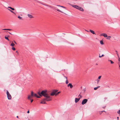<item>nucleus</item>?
Masks as SVG:
<instances>
[{
	"label": "nucleus",
	"instance_id": "obj_2",
	"mask_svg": "<svg viewBox=\"0 0 120 120\" xmlns=\"http://www.w3.org/2000/svg\"><path fill=\"white\" fill-rule=\"evenodd\" d=\"M7 94L8 99V100H10L11 98V96L8 90L7 91Z\"/></svg>",
	"mask_w": 120,
	"mask_h": 120
},
{
	"label": "nucleus",
	"instance_id": "obj_47",
	"mask_svg": "<svg viewBox=\"0 0 120 120\" xmlns=\"http://www.w3.org/2000/svg\"><path fill=\"white\" fill-rule=\"evenodd\" d=\"M117 118L118 119V118H119V117H117Z\"/></svg>",
	"mask_w": 120,
	"mask_h": 120
},
{
	"label": "nucleus",
	"instance_id": "obj_27",
	"mask_svg": "<svg viewBox=\"0 0 120 120\" xmlns=\"http://www.w3.org/2000/svg\"><path fill=\"white\" fill-rule=\"evenodd\" d=\"M60 92L59 91V92H57L56 93V95H57Z\"/></svg>",
	"mask_w": 120,
	"mask_h": 120
},
{
	"label": "nucleus",
	"instance_id": "obj_44",
	"mask_svg": "<svg viewBox=\"0 0 120 120\" xmlns=\"http://www.w3.org/2000/svg\"><path fill=\"white\" fill-rule=\"evenodd\" d=\"M16 117H17V118H18L19 117H18V116H16Z\"/></svg>",
	"mask_w": 120,
	"mask_h": 120
},
{
	"label": "nucleus",
	"instance_id": "obj_11",
	"mask_svg": "<svg viewBox=\"0 0 120 120\" xmlns=\"http://www.w3.org/2000/svg\"><path fill=\"white\" fill-rule=\"evenodd\" d=\"M55 9L56 10L58 11H59L60 12H61L62 13H64V10L63 11H61V10H59V9Z\"/></svg>",
	"mask_w": 120,
	"mask_h": 120
},
{
	"label": "nucleus",
	"instance_id": "obj_26",
	"mask_svg": "<svg viewBox=\"0 0 120 120\" xmlns=\"http://www.w3.org/2000/svg\"><path fill=\"white\" fill-rule=\"evenodd\" d=\"M115 52H116V54L118 56H119V54H118V53L117 51L116 50L115 51Z\"/></svg>",
	"mask_w": 120,
	"mask_h": 120
},
{
	"label": "nucleus",
	"instance_id": "obj_13",
	"mask_svg": "<svg viewBox=\"0 0 120 120\" xmlns=\"http://www.w3.org/2000/svg\"><path fill=\"white\" fill-rule=\"evenodd\" d=\"M27 15L28 17L29 18H32L33 17L32 15H31L28 14Z\"/></svg>",
	"mask_w": 120,
	"mask_h": 120
},
{
	"label": "nucleus",
	"instance_id": "obj_5",
	"mask_svg": "<svg viewBox=\"0 0 120 120\" xmlns=\"http://www.w3.org/2000/svg\"><path fill=\"white\" fill-rule=\"evenodd\" d=\"M34 95V94L33 92V91L31 92V95H29L28 96V99L29 100H30V98H31V97L33 96Z\"/></svg>",
	"mask_w": 120,
	"mask_h": 120
},
{
	"label": "nucleus",
	"instance_id": "obj_39",
	"mask_svg": "<svg viewBox=\"0 0 120 120\" xmlns=\"http://www.w3.org/2000/svg\"><path fill=\"white\" fill-rule=\"evenodd\" d=\"M102 35H103V34H100V36H102Z\"/></svg>",
	"mask_w": 120,
	"mask_h": 120
},
{
	"label": "nucleus",
	"instance_id": "obj_45",
	"mask_svg": "<svg viewBox=\"0 0 120 120\" xmlns=\"http://www.w3.org/2000/svg\"><path fill=\"white\" fill-rule=\"evenodd\" d=\"M8 8H11V7H8Z\"/></svg>",
	"mask_w": 120,
	"mask_h": 120
},
{
	"label": "nucleus",
	"instance_id": "obj_21",
	"mask_svg": "<svg viewBox=\"0 0 120 120\" xmlns=\"http://www.w3.org/2000/svg\"><path fill=\"white\" fill-rule=\"evenodd\" d=\"M8 10H9V11H11V12L13 13L14 14H15V13L12 10H11L9 9L8 8Z\"/></svg>",
	"mask_w": 120,
	"mask_h": 120
},
{
	"label": "nucleus",
	"instance_id": "obj_6",
	"mask_svg": "<svg viewBox=\"0 0 120 120\" xmlns=\"http://www.w3.org/2000/svg\"><path fill=\"white\" fill-rule=\"evenodd\" d=\"M68 4L69 5H71V6L73 7V8H75V7H77V8H81L80 7H79V6H77L76 5H74L73 4H70V3H69Z\"/></svg>",
	"mask_w": 120,
	"mask_h": 120
},
{
	"label": "nucleus",
	"instance_id": "obj_42",
	"mask_svg": "<svg viewBox=\"0 0 120 120\" xmlns=\"http://www.w3.org/2000/svg\"><path fill=\"white\" fill-rule=\"evenodd\" d=\"M102 113V112H100L99 113H100V114H101Z\"/></svg>",
	"mask_w": 120,
	"mask_h": 120
},
{
	"label": "nucleus",
	"instance_id": "obj_16",
	"mask_svg": "<svg viewBox=\"0 0 120 120\" xmlns=\"http://www.w3.org/2000/svg\"><path fill=\"white\" fill-rule=\"evenodd\" d=\"M100 87V86H98L97 87H95L94 88V90H97L98 88H99Z\"/></svg>",
	"mask_w": 120,
	"mask_h": 120
},
{
	"label": "nucleus",
	"instance_id": "obj_38",
	"mask_svg": "<svg viewBox=\"0 0 120 120\" xmlns=\"http://www.w3.org/2000/svg\"><path fill=\"white\" fill-rule=\"evenodd\" d=\"M106 112L105 111H101V112Z\"/></svg>",
	"mask_w": 120,
	"mask_h": 120
},
{
	"label": "nucleus",
	"instance_id": "obj_43",
	"mask_svg": "<svg viewBox=\"0 0 120 120\" xmlns=\"http://www.w3.org/2000/svg\"><path fill=\"white\" fill-rule=\"evenodd\" d=\"M9 33L10 34H12V35H13V34H11V33H10V32H9Z\"/></svg>",
	"mask_w": 120,
	"mask_h": 120
},
{
	"label": "nucleus",
	"instance_id": "obj_28",
	"mask_svg": "<svg viewBox=\"0 0 120 120\" xmlns=\"http://www.w3.org/2000/svg\"><path fill=\"white\" fill-rule=\"evenodd\" d=\"M104 56V55L103 54H102L101 56H100V55H99V57H100V58H101V57H102L103 56Z\"/></svg>",
	"mask_w": 120,
	"mask_h": 120
},
{
	"label": "nucleus",
	"instance_id": "obj_22",
	"mask_svg": "<svg viewBox=\"0 0 120 120\" xmlns=\"http://www.w3.org/2000/svg\"><path fill=\"white\" fill-rule=\"evenodd\" d=\"M111 37L110 36H109L108 37L107 36V38H106V39H108L110 40V38H111Z\"/></svg>",
	"mask_w": 120,
	"mask_h": 120
},
{
	"label": "nucleus",
	"instance_id": "obj_19",
	"mask_svg": "<svg viewBox=\"0 0 120 120\" xmlns=\"http://www.w3.org/2000/svg\"><path fill=\"white\" fill-rule=\"evenodd\" d=\"M55 6H55L56 7H61L62 8H65L64 7V6H60V5H55Z\"/></svg>",
	"mask_w": 120,
	"mask_h": 120
},
{
	"label": "nucleus",
	"instance_id": "obj_46",
	"mask_svg": "<svg viewBox=\"0 0 120 120\" xmlns=\"http://www.w3.org/2000/svg\"><path fill=\"white\" fill-rule=\"evenodd\" d=\"M16 52L17 53H18V51H16Z\"/></svg>",
	"mask_w": 120,
	"mask_h": 120
},
{
	"label": "nucleus",
	"instance_id": "obj_10",
	"mask_svg": "<svg viewBox=\"0 0 120 120\" xmlns=\"http://www.w3.org/2000/svg\"><path fill=\"white\" fill-rule=\"evenodd\" d=\"M76 9L80 10V11H84V9L82 8H76Z\"/></svg>",
	"mask_w": 120,
	"mask_h": 120
},
{
	"label": "nucleus",
	"instance_id": "obj_32",
	"mask_svg": "<svg viewBox=\"0 0 120 120\" xmlns=\"http://www.w3.org/2000/svg\"><path fill=\"white\" fill-rule=\"evenodd\" d=\"M101 76H99L98 77V79H101Z\"/></svg>",
	"mask_w": 120,
	"mask_h": 120
},
{
	"label": "nucleus",
	"instance_id": "obj_7",
	"mask_svg": "<svg viewBox=\"0 0 120 120\" xmlns=\"http://www.w3.org/2000/svg\"><path fill=\"white\" fill-rule=\"evenodd\" d=\"M69 86H70L71 88H72L73 87V86L72 84L70 83L68 85V86L69 87Z\"/></svg>",
	"mask_w": 120,
	"mask_h": 120
},
{
	"label": "nucleus",
	"instance_id": "obj_37",
	"mask_svg": "<svg viewBox=\"0 0 120 120\" xmlns=\"http://www.w3.org/2000/svg\"><path fill=\"white\" fill-rule=\"evenodd\" d=\"M27 112V113H29L30 112H29V110H28V111Z\"/></svg>",
	"mask_w": 120,
	"mask_h": 120
},
{
	"label": "nucleus",
	"instance_id": "obj_1",
	"mask_svg": "<svg viewBox=\"0 0 120 120\" xmlns=\"http://www.w3.org/2000/svg\"><path fill=\"white\" fill-rule=\"evenodd\" d=\"M38 93L40 96H43L45 98L40 103L41 104H46V103L45 102V101H49L52 100V98L47 93V91L46 90L42 91L40 93L38 92Z\"/></svg>",
	"mask_w": 120,
	"mask_h": 120
},
{
	"label": "nucleus",
	"instance_id": "obj_4",
	"mask_svg": "<svg viewBox=\"0 0 120 120\" xmlns=\"http://www.w3.org/2000/svg\"><path fill=\"white\" fill-rule=\"evenodd\" d=\"M88 100L87 99H85L82 100V105H84L87 102Z\"/></svg>",
	"mask_w": 120,
	"mask_h": 120
},
{
	"label": "nucleus",
	"instance_id": "obj_3",
	"mask_svg": "<svg viewBox=\"0 0 120 120\" xmlns=\"http://www.w3.org/2000/svg\"><path fill=\"white\" fill-rule=\"evenodd\" d=\"M58 90H53L52 92L50 94L51 96H53L55 95L56 96V93L58 91Z\"/></svg>",
	"mask_w": 120,
	"mask_h": 120
},
{
	"label": "nucleus",
	"instance_id": "obj_34",
	"mask_svg": "<svg viewBox=\"0 0 120 120\" xmlns=\"http://www.w3.org/2000/svg\"><path fill=\"white\" fill-rule=\"evenodd\" d=\"M12 30L11 29H7V30L10 31L11 30Z\"/></svg>",
	"mask_w": 120,
	"mask_h": 120
},
{
	"label": "nucleus",
	"instance_id": "obj_15",
	"mask_svg": "<svg viewBox=\"0 0 120 120\" xmlns=\"http://www.w3.org/2000/svg\"><path fill=\"white\" fill-rule=\"evenodd\" d=\"M18 18H19V19L20 20H23L22 18V17H20V16L19 15L18 16Z\"/></svg>",
	"mask_w": 120,
	"mask_h": 120
},
{
	"label": "nucleus",
	"instance_id": "obj_49",
	"mask_svg": "<svg viewBox=\"0 0 120 120\" xmlns=\"http://www.w3.org/2000/svg\"><path fill=\"white\" fill-rule=\"evenodd\" d=\"M96 65H98V64H96Z\"/></svg>",
	"mask_w": 120,
	"mask_h": 120
},
{
	"label": "nucleus",
	"instance_id": "obj_30",
	"mask_svg": "<svg viewBox=\"0 0 120 120\" xmlns=\"http://www.w3.org/2000/svg\"><path fill=\"white\" fill-rule=\"evenodd\" d=\"M117 112L118 114H119L120 115V110H119V111Z\"/></svg>",
	"mask_w": 120,
	"mask_h": 120
},
{
	"label": "nucleus",
	"instance_id": "obj_31",
	"mask_svg": "<svg viewBox=\"0 0 120 120\" xmlns=\"http://www.w3.org/2000/svg\"><path fill=\"white\" fill-rule=\"evenodd\" d=\"M97 83L98 84L99 83V82L100 80H99L98 79H97Z\"/></svg>",
	"mask_w": 120,
	"mask_h": 120
},
{
	"label": "nucleus",
	"instance_id": "obj_29",
	"mask_svg": "<svg viewBox=\"0 0 120 120\" xmlns=\"http://www.w3.org/2000/svg\"><path fill=\"white\" fill-rule=\"evenodd\" d=\"M12 49L13 50H15V48L14 47H13L12 48Z\"/></svg>",
	"mask_w": 120,
	"mask_h": 120
},
{
	"label": "nucleus",
	"instance_id": "obj_33",
	"mask_svg": "<svg viewBox=\"0 0 120 120\" xmlns=\"http://www.w3.org/2000/svg\"><path fill=\"white\" fill-rule=\"evenodd\" d=\"M10 8L12 10H15V9H14V8Z\"/></svg>",
	"mask_w": 120,
	"mask_h": 120
},
{
	"label": "nucleus",
	"instance_id": "obj_23",
	"mask_svg": "<svg viewBox=\"0 0 120 120\" xmlns=\"http://www.w3.org/2000/svg\"><path fill=\"white\" fill-rule=\"evenodd\" d=\"M109 61H110V62H111V64H114V62L113 61H112V60H109Z\"/></svg>",
	"mask_w": 120,
	"mask_h": 120
},
{
	"label": "nucleus",
	"instance_id": "obj_36",
	"mask_svg": "<svg viewBox=\"0 0 120 120\" xmlns=\"http://www.w3.org/2000/svg\"><path fill=\"white\" fill-rule=\"evenodd\" d=\"M3 30H7V29H3Z\"/></svg>",
	"mask_w": 120,
	"mask_h": 120
},
{
	"label": "nucleus",
	"instance_id": "obj_40",
	"mask_svg": "<svg viewBox=\"0 0 120 120\" xmlns=\"http://www.w3.org/2000/svg\"><path fill=\"white\" fill-rule=\"evenodd\" d=\"M14 41V43H15V44H17V43H16V42H15V41Z\"/></svg>",
	"mask_w": 120,
	"mask_h": 120
},
{
	"label": "nucleus",
	"instance_id": "obj_48",
	"mask_svg": "<svg viewBox=\"0 0 120 120\" xmlns=\"http://www.w3.org/2000/svg\"><path fill=\"white\" fill-rule=\"evenodd\" d=\"M119 67L120 68V65L119 66Z\"/></svg>",
	"mask_w": 120,
	"mask_h": 120
},
{
	"label": "nucleus",
	"instance_id": "obj_35",
	"mask_svg": "<svg viewBox=\"0 0 120 120\" xmlns=\"http://www.w3.org/2000/svg\"><path fill=\"white\" fill-rule=\"evenodd\" d=\"M30 100H31V103L33 101V99H30Z\"/></svg>",
	"mask_w": 120,
	"mask_h": 120
},
{
	"label": "nucleus",
	"instance_id": "obj_14",
	"mask_svg": "<svg viewBox=\"0 0 120 120\" xmlns=\"http://www.w3.org/2000/svg\"><path fill=\"white\" fill-rule=\"evenodd\" d=\"M102 36H104L105 37H107V36L106 34L105 33H103V35Z\"/></svg>",
	"mask_w": 120,
	"mask_h": 120
},
{
	"label": "nucleus",
	"instance_id": "obj_41",
	"mask_svg": "<svg viewBox=\"0 0 120 120\" xmlns=\"http://www.w3.org/2000/svg\"><path fill=\"white\" fill-rule=\"evenodd\" d=\"M85 30L86 31H87V32H89V31H88V30Z\"/></svg>",
	"mask_w": 120,
	"mask_h": 120
},
{
	"label": "nucleus",
	"instance_id": "obj_25",
	"mask_svg": "<svg viewBox=\"0 0 120 120\" xmlns=\"http://www.w3.org/2000/svg\"><path fill=\"white\" fill-rule=\"evenodd\" d=\"M5 38L6 39H7L8 41H9V39L8 38V37H5Z\"/></svg>",
	"mask_w": 120,
	"mask_h": 120
},
{
	"label": "nucleus",
	"instance_id": "obj_9",
	"mask_svg": "<svg viewBox=\"0 0 120 120\" xmlns=\"http://www.w3.org/2000/svg\"><path fill=\"white\" fill-rule=\"evenodd\" d=\"M90 32L91 33H92V34H95V35L96 34L94 32L93 30H90Z\"/></svg>",
	"mask_w": 120,
	"mask_h": 120
},
{
	"label": "nucleus",
	"instance_id": "obj_12",
	"mask_svg": "<svg viewBox=\"0 0 120 120\" xmlns=\"http://www.w3.org/2000/svg\"><path fill=\"white\" fill-rule=\"evenodd\" d=\"M34 96L35 97H36L38 98H40V96H38L36 94H34Z\"/></svg>",
	"mask_w": 120,
	"mask_h": 120
},
{
	"label": "nucleus",
	"instance_id": "obj_20",
	"mask_svg": "<svg viewBox=\"0 0 120 120\" xmlns=\"http://www.w3.org/2000/svg\"><path fill=\"white\" fill-rule=\"evenodd\" d=\"M100 43L101 45H103L104 44V43L103 42V41H100Z\"/></svg>",
	"mask_w": 120,
	"mask_h": 120
},
{
	"label": "nucleus",
	"instance_id": "obj_18",
	"mask_svg": "<svg viewBox=\"0 0 120 120\" xmlns=\"http://www.w3.org/2000/svg\"><path fill=\"white\" fill-rule=\"evenodd\" d=\"M78 97H79V100H80V99L82 97V96L80 94L79 95Z\"/></svg>",
	"mask_w": 120,
	"mask_h": 120
},
{
	"label": "nucleus",
	"instance_id": "obj_24",
	"mask_svg": "<svg viewBox=\"0 0 120 120\" xmlns=\"http://www.w3.org/2000/svg\"><path fill=\"white\" fill-rule=\"evenodd\" d=\"M15 45L13 43H12L10 45L12 46H13Z\"/></svg>",
	"mask_w": 120,
	"mask_h": 120
},
{
	"label": "nucleus",
	"instance_id": "obj_8",
	"mask_svg": "<svg viewBox=\"0 0 120 120\" xmlns=\"http://www.w3.org/2000/svg\"><path fill=\"white\" fill-rule=\"evenodd\" d=\"M79 98H76L75 99V103L77 102L79 100Z\"/></svg>",
	"mask_w": 120,
	"mask_h": 120
},
{
	"label": "nucleus",
	"instance_id": "obj_17",
	"mask_svg": "<svg viewBox=\"0 0 120 120\" xmlns=\"http://www.w3.org/2000/svg\"><path fill=\"white\" fill-rule=\"evenodd\" d=\"M65 78L66 79H67L66 81V84H67L68 83V80L67 79V78L66 76H65Z\"/></svg>",
	"mask_w": 120,
	"mask_h": 120
}]
</instances>
